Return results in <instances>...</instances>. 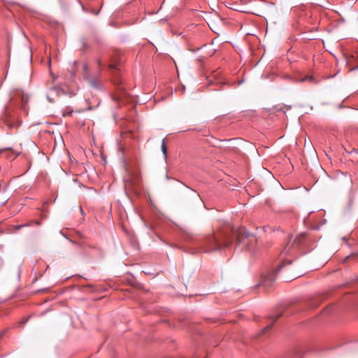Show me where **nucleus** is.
<instances>
[{"label": "nucleus", "instance_id": "f257e3e1", "mask_svg": "<svg viewBox=\"0 0 358 358\" xmlns=\"http://www.w3.org/2000/svg\"><path fill=\"white\" fill-rule=\"evenodd\" d=\"M234 237L233 229L227 225L224 229L205 237L201 242V251L209 252L228 248L232 243Z\"/></svg>", "mask_w": 358, "mask_h": 358}, {"label": "nucleus", "instance_id": "f03ea898", "mask_svg": "<svg viewBox=\"0 0 358 358\" xmlns=\"http://www.w3.org/2000/svg\"><path fill=\"white\" fill-rule=\"evenodd\" d=\"M308 243V239L307 234L301 233L296 236L295 239L291 244L287 243L285 245L282 250V254L287 255L295 250H301L303 252L305 251Z\"/></svg>", "mask_w": 358, "mask_h": 358}, {"label": "nucleus", "instance_id": "7ed1b4c3", "mask_svg": "<svg viewBox=\"0 0 358 358\" xmlns=\"http://www.w3.org/2000/svg\"><path fill=\"white\" fill-rule=\"evenodd\" d=\"M275 275L273 273H269L266 277L265 279L263 281V285L264 286H270L271 285L272 282L275 280Z\"/></svg>", "mask_w": 358, "mask_h": 358}, {"label": "nucleus", "instance_id": "20e7f679", "mask_svg": "<svg viewBox=\"0 0 358 358\" xmlns=\"http://www.w3.org/2000/svg\"><path fill=\"white\" fill-rule=\"evenodd\" d=\"M280 315H276L273 318H272V321L270 324H268L266 327H265L262 330V332L261 334H264L265 333L268 332V331H270L273 327V325L274 324V323L277 321V320L280 317Z\"/></svg>", "mask_w": 358, "mask_h": 358}, {"label": "nucleus", "instance_id": "39448f33", "mask_svg": "<svg viewBox=\"0 0 358 358\" xmlns=\"http://www.w3.org/2000/svg\"><path fill=\"white\" fill-rule=\"evenodd\" d=\"M161 149H162V152L164 154V158L166 159L167 158V147H166V138H164L162 140V145H161Z\"/></svg>", "mask_w": 358, "mask_h": 358}, {"label": "nucleus", "instance_id": "423d86ee", "mask_svg": "<svg viewBox=\"0 0 358 358\" xmlns=\"http://www.w3.org/2000/svg\"><path fill=\"white\" fill-rule=\"evenodd\" d=\"M31 222H29V223H27V224H17V225H14L13 227V230L17 231H19L20 229H22L23 227H29L31 225Z\"/></svg>", "mask_w": 358, "mask_h": 358}, {"label": "nucleus", "instance_id": "0eeeda50", "mask_svg": "<svg viewBox=\"0 0 358 358\" xmlns=\"http://www.w3.org/2000/svg\"><path fill=\"white\" fill-rule=\"evenodd\" d=\"M291 262H292L291 261H289V262H287V261H283V262H282V264L280 265V266L279 269H281L282 267H284V266H285V264H291Z\"/></svg>", "mask_w": 358, "mask_h": 358}, {"label": "nucleus", "instance_id": "6e6552de", "mask_svg": "<svg viewBox=\"0 0 358 358\" xmlns=\"http://www.w3.org/2000/svg\"><path fill=\"white\" fill-rule=\"evenodd\" d=\"M72 113H73L72 110H71V111H64L63 115L64 116L71 115Z\"/></svg>", "mask_w": 358, "mask_h": 358}, {"label": "nucleus", "instance_id": "1a4fd4ad", "mask_svg": "<svg viewBox=\"0 0 358 358\" xmlns=\"http://www.w3.org/2000/svg\"><path fill=\"white\" fill-rule=\"evenodd\" d=\"M237 242L238 244H241V234H238Z\"/></svg>", "mask_w": 358, "mask_h": 358}, {"label": "nucleus", "instance_id": "9d476101", "mask_svg": "<svg viewBox=\"0 0 358 358\" xmlns=\"http://www.w3.org/2000/svg\"><path fill=\"white\" fill-rule=\"evenodd\" d=\"M249 241H250V243H253V242H255V241H256V240H255V238L254 237H251V238H250Z\"/></svg>", "mask_w": 358, "mask_h": 358}, {"label": "nucleus", "instance_id": "9b49d317", "mask_svg": "<svg viewBox=\"0 0 358 358\" xmlns=\"http://www.w3.org/2000/svg\"><path fill=\"white\" fill-rule=\"evenodd\" d=\"M92 85H93V87H97V85L95 84V82H94V81H92Z\"/></svg>", "mask_w": 358, "mask_h": 358}, {"label": "nucleus", "instance_id": "f8f14e48", "mask_svg": "<svg viewBox=\"0 0 358 358\" xmlns=\"http://www.w3.org/2000/svg\"><path fill=\"white\" fill-rule=\"evenodd\" d=\"M83 68H84L85 71H87V64H84Z\"/></svg>", "mask_w": 358, "mask_h": 358}, {"label": "nucleus", "instance_id": "ddd939ff", "mask_svg": "<svg viewBox=\"0 0 358 358\" xmlns=\"http://www.w3.org/2000/svg\"><path fill=\"white\" fill-rule=\"evenodd\" d=\"M97 64L99 66H101V60L100 59L97 60Z\"/></svg>", "mask_w": 358, "mask_h": 358}, {"label": "nucleus", "instance_id": "4468645a", "mask_svg": "<svg viewBox=\"0 0 358 358\" xmlns=\"http://www.w3.org/2000/svg\"><path fill=\"white\" fill-rule=\"evenodd\" d=\"M109 67H110V68H114V69H115V66H114V65H113V64H110V65L109 66Z\"/></svg>", "mask_w": 358, "mask_h": 358}, {"label": "nucleus", "instance_id": "2eb2a0df", "mask_svg": "<svg viewBox=\"0 0 358 358\" xmlns=\"http://www.w3.org/2000/svg\"><path fill=\"white\" fill-rule=\"evenodd\" d=\"M247 250H251L250 247V246H247Z\"/></svg>", "mask_w": 358, "mask_h": 358}, {"label": "nucleus", "instance_id": "dca6fc26", "mask_svg": "<svg viewBox=\"0 0 358 358\" xmlns=\"http://www.w3.org/2000/svg\"><path fill=\"white\" fill-rule=\"evenodd\" d=\"M18 155H19L18 153L15 154L14 158H15Z\"/></svg>", "mask_w": 358, "mask_h": 358}, {"label": "nucleus", "instance_id": "f3484780", "mask_svg": "<svg viewBox=\"0 0 358 358\" xmlns=\"http://www.w3.org/2000/svg\"><path fill=\"white\" fill-rule=\"evenodd\" d=\"M0 152H1V150H0Z\"/></svg>", "mask_w": 358, "mask_h": 358}]
</instances>
